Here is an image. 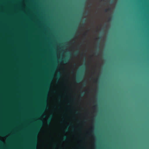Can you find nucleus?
I'll use <instances>...</instances> for the list:
<instances>
[{
    "instance_id": "obj_13",
    "label": "nucleus",
    "mask_w": 149,
    "mask_h": 149,
    "mask_svg": "<svg viewBox=\"0 0 149 149\" xmlns=\"http://www.w3.org/2000/svg\"><path fill=\"white\" fill-rule=\"evenodd\" d=\"M75 113H76V114H77L78 113V111H76V112H75Z\"/></svg>"
},
{
    "instance_id": "obj_15",
    "label": "nucleus",
    "mask_w": 149,
    "mask_h": 149,
    "mask_svg": "<svg viewBox=\"0 0 149 149\" xmlns=\"http://www.w3.org/2000/svg\"><path fill=\"white\" fill-rule=\"evenodd\" d=\"M0 142L1 143L2 142H1V141L0 140Z\"/></svg>"
},
{
    "instance_id": "obj_10",
    "label": "nucleus",
    "mask_w": 149,
    "mask_h": 149,
    "mask_svg": "<svg viewBox=\"0 0 149 149\" xmlns=\"http://www.w3.org/2000/svg\"><path fill=\"white\" fill-rule=\"evenodd\" d=\"M68 128H67L65 130V132H66L68 131Z\"/></svg>"
},
{
    "instance_id": "obj_12",
    "label": "nucleus",
    "mask_w": 149,
    "mask_h": 149,
    "mask_svg": "<svg viewBox=\"0 0 149 149\" xmlns=\"http://www.w3.org/2000/svg\"><path fill=\"white\" fill-rule=\"evenodd\" d=\"M86 32H85V33H84V36H86Z\"/></svg>"
},
{
    "instance_id": "obj_8",
    "label": "nucleus",
    "mask_w": 149,
    "mask_h": 149,
    "mask_svg": "<svg viewBox=\"0 0 149 149\" xmlns=\"http://www.w3.org/2000/svg\"><path fill=\"white\" fill-rule=\"evenodd\" d=\"M79 52V51H77V52H75L74 53L75 55V56L77 55L78 54V53Z\"/></svg>"
},
{
    "instance_id": "obj_18",
    "label": "nucleus",
    "mask_w": 149,
    "mask_h": 149,
    "mask_svg": "<svg viewBox=\"0 0 149 149\" xmlns=\"http://www.w3.org/2000/svg\"><path fill=\"white\" fill-rule=\"evenodd\" d=\"M84 93H83V95H84Z\"/></svg>"
},
{
    "instance_id": "obj_3",
    "label": "nucleus",
    "mask_w": 149,
    "mask_h": 149,
    "mask_svg": "<svg viewBox=\"0 0 149 149\" xmlns=\"http://www.w3.org/2000/svg\"><path fill=\"white\" fill-rule=\"evenodd\" d=\"M53 115L52 114L50 116L49 118L47 121V124L49 125L51 123V121Z\"/></svg>"
},
{
    "instance_id": "obj_17",
    "label": "nucleus",
    "mask_w": 149,
    "mask_h": 149,
    "mask_svg": "<svg viewBox=\"0 0 149 149\" xmlns=\"http://www.w3.org/2000/svg\"><path fill=\"white\" fill-rule=\"evenodd\" d=\"M109 20H110V18L109 19Z\"/></svg>"
},
{
    "instance_id": "obj_19",
    "label": "nucleus",
    "mask_w": 149,
    "mask_h": 149,
    "mask_svg": "<svg viewBox=\"0 0 149 149\" xmlns=\"http://www.w3.org/2000/svg\"><path fill=\"white\" fill-rule=\"evenodd\" d=\"M34 149H35V148H34Z\"/></svg>"
},
{
    "instance_id": "obj_2",
    "label": "nucleus",
    "mask_w": 149,
    "mask_h": 149,
    "mask_svg": "<svg viewBox=\"0 0 149 149\" xmlns=\"http://www.w3.org/2000/svg\"><path fill=\"white\" fill-rule=\"evenodd\" d=\"M43 123L42 121L41 120H39L38 122V125L37 127H36V130H35V135L36 134L37 132H38L39 131L40 127L42 126V125ZM34 138L35 139H36V136L35 135Z\"/></svg>"
},
{
    "instance_id": "obj_7",
    "label": "nucleus",
    "mask_w": 149,
    "mask_h": 149,
    "mask_svg": "<svg viewBox=\"0 0 149 149\" xmlns=\"http://www.w3.org/2000/svg\"><path fill=\"white\" fill-rule=\"evenodd\" d=\"M5 134L6 133L4 132H0V134L2 136H4Z\"/></svg>"
},
{
    "instance_id": "obj_14",
    "label": "nucleus",
    "mask_w": 149,
    "mask_h": 149,
    "mask_svg": "<svg viewBox=\"0 0 149 149\" xmlns=\"http://www.w3.org/2000/svg\"><path fill=\"white\" fill-rule=\"evenodd\" d=\"M97 106V105H95L94 106V107H96Z\"/></svg>"
},
{
    "instance_id": "obj_16",
    "label": "nucleus",
    "mask_w": 149,
    "mask_h": 149,
    "mask_svg": "<svg viewBox=\"0 0 149 149\" xmlns=\"http://www.w3.org/2000/svg\"><path fill=\"white\" fill-rule=\"evenodd\" d=\"M59 76H60V75H58V77H59Z\"/></svg>"
},
{
    "instance_id": "obj_11",
    "label": "nucleus",
    "mask_w": 149,
    "mask_h": 149,
    "mask_svg": "<svg viewBox=\"0 0 149 149\" xmlns=\"http://www.w3.org/2000/svg\"><path fill=\"white\" fill-rule=\"evenodd\" d=\"M52 76V74H50L49 75V76L47 75L46 76V77H51Z\"/></svg>"
},
{
    "instance_id": "obj_6",
    "label": "nucleus",
    "mask_w": 149,
    "mask_h": 149,
    "mask_svg": "<svg viewBox=\"0 0 149 149\" xmlns=\"http://www.w3.org/2000/svg\"><path fill=\"white\" fill-rule=\"evenodd\" d=\"M67 138V136L66 135H65L62 139V140L63 141H65L66 140Z\"/></svg>"
},
{
    "instance_id": "obj_1",
    "label": "nucleus",
    "mask_w": 149,
    "mask_h": 149,
    "mask_svg": "<svg viewBox=\"0 0 149 149\" xmlns=\"http://www.w3.org/2000/svg\"><path fill=\"white\" fill-rule=\"evenodd\" d=\"M84 70H80L76 76L75 79L77 81L81 79L84 76Z\"/></svg>"
},
{
    "instance_id": "obj_9",
    "label": "nucleus",
    "mask_w": 149,
    "mask_h": 149,
    "mask_svg": "<svg viewBox=\"0 0 149 149\" xmlns=\"http://www.w3.org/2000/svg\"><path fill=\"white\" fill-rule=\"evenodd\" d=\"M110 8H109L108 9H105L104 10V11H105V12H107L109 10H110Z\"/></svg>"
},
{
    "instance_id": "obj_5",
    "label": "nucleus",
    "mask_w": 149,
    "mask_h": 149,
    "mask_svg": "<svg viewBox=\"0 0 149 149\" xmlns=\"http://www.w3.org/2000/svg\"><path fill=\"white\" fill-rule=\"evenodd\" d=\"M46 105H45L43 106V107L42 108L41 111H40V114H41V113H42V112L44 111V109L46 108Z\"/></svg>"
},
{
    "instance_id": "obj_4",
    "label": "nucleus",
    "mask_w": 149,
    "mask_h": 149,
    "mask_svg": "<svg viewBox=\"0 0 149 149\" xmlns=\"http://www.w3.org/2000/svg\"><path fill=\"white\" fill-rule=\"evenodd\" d=\"M69 59V58L67 57L63 58L62 60H61V61H62L64 63H66L68 62Z\"/></svg>"
}]
</instances>
